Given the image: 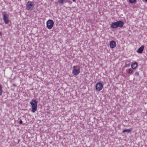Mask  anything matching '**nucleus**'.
<instances>
[{
	"mask_svg": "<svg viewBox=\"0 0 147 147\" xmlns=\"http://www.w3.org/2000/svg\"><path fill=\"white\" fill-rule=\"evenodd\" d=\"M124 24V23L123 21L119 20L111 24V28H115L118 27L122 28Z\"/></svg>",
	"mask_w": 147,
	"mask_h": 147,
	"instance_id": "nucleus-1",
	"label": "nucleus"
},
{
	"mask_svg": "<svg viewBox=\"0 0 147 147\" xmlns=\"http://www.w3.org/2000/svg\"><path fill=\"white\" fill-rule=\"evenodd\" d=\"M137 63L135 62L134 63H132L131 65V67L133 69H135L137 67Z\"/></svg>",
	"mask_w": 147,
	"mask_h": 147,
	"instance_id": "nucleus-10",
	"label": "nucleus"
},
{
	"mask_svg": "<svg viewBox=\"0 0 147 147\" xmlns=\"http://www.w3.org/2000/svg\"><path fill=\"white\" fill-rule=\"evenodd\" d=\"M34 6L33 2L28 1L26 4V8L28 10H31L33 9Z\"/></svg>",
	"mask_w": 147,
	"mask_h": 147,
	"instance_id": "nucleus-4",
	"label": "nucleus"
},
{
	"mask_svg": "<svg viewBox=\"0 0 147 147\" xmlns=\"http://www.w3.org/2000/svg\"><path fill=\"white\" fill-rule=\"evenodd\" d=\"M22 120H20V121H19V123H20V124H22Z\"/></svg>",
	"mask_w": 147,
	"mask_h": 147,
	"instance_id": "nucleus-18",
	"label": "nucleus"
},
{
	"mask_svg": "<svg viewBox=\"0 0 147 147\" xmlns=\"http://www.w3.org/2000/svg\"><path fill=\"white\" fill-rule=\"evenodd\" d=\"M58 2L60 4H63L66 3L65 0H58Z\"/></svg>",
	"mask_w": 147,
	"mask_h": 147,
	"instance_id": "nucleus-12",
	"label": "nucleus"
},
{
	"mask_svg": "<svg viewBox=\"0 0 147 147\" xmlns=\"http://www.w3.org/2000/svg\"><path fill=\"white\" fill-rule=\"evenodd\" d=\"M80 72L79 66H75L73 67L72 73L74 75L77 76Z\"/></svg>",
	"mask_w": 147,
	"mask_h": 147,
	"instance_id": "nucleus-3",
	"label": "nucleus"
},
{
	"mask_svg": "<svg viewBox=\"0 0 147 147\" xmlns=\"http://www.w3.org/2000/svg\"><path fill=\"white\" fill-rule=\"evenodd\" d=\"M130 65V63L127 64L125 63V66L126 67H129Z\"/></svg>",
	"mask_w": 147,
	"mask_h": 147,
	"instance_id": "nucleus-17",
	"label": "nucleus"
},
{
	"mask_svg": "<svg viewBox=\"0 0 147 147\" xmlns=\"http://www.w3.org/2000/svg\"><path fill=\"white\" fill-rule=\"evenodd\" d=\"M110 46L112 49L114 48L116 46V42L114 40H112L110 43Z\"/></svg>",
	"mask_w": 147,
	"mask_h": 147,
	"instance_id": "nucleus-8",
	"label": "nucleus"
},
{
	"mask_svg": "<svg viewBox=\"0 0 147 147\" xmlns=\"http://www.w3.org/2000/svg\"><path fill=\"white\" fill-rule=\"evenodd\" d=\"M3 20L4 21L5 23L6 24H8L9 22V20L8 18V15L7 14L4 12L3 14Z\"/></svg>",
	"mask_w": 147,
	"mask_h": 147,
	"instance_id": "nucleus-6",
	"label": "nucleus"
},
{
	"mask_svg": "<svg viewBox=\"0 0 147 147\" xmlns=\"http://www.w3.org/2000/svg\"><path fill=\"white\" fill-rule=\"evenodd\" d=\"M132 69L131 68H130L129 69L128 73L129 74H131L132 73Z\"/></svg>",
	"mask_w": 147,
	"mask_h": 147,
	"instance_id": "nucleus-15",
	"label": "nucleus"
},
{
	"mask_svg": "<svg viewBox=\"0 0 147 147\" xmlns=\"http://www.w3.org/2000/svg\"><path fill=\"white\" fill-rule=\"evenodd\" d=\"M30 103L32 106L31 111L33 113H35L37 110V102L34 100H32Z\"/></svg>",
	"mask_w": 147,
	"mask_h": 147,
	"instance_id": "nucleus-2",
	"label": "nucleus"
},
{
	"mask_svg": "<svg viewBox=\"0 0 147 147\" xmlns=\"http://www.w3.org/2000/svg\"><path fill=\"white\" fill-rule=\"evenodd\" d=\"M54 22L53 20H49L47 22V28L49 29H51L53 27L54 25Z\"/></svg>",
	"mask_w": 147,
	"mask_h": 147,
	"instance_id": "nucleus-5",
	"label": "nucleus"
},
{
	"mask_svg": "<svg viewBox=\"0 0 147 147\" xmlns=\"http://www.w3.org/2000/svg\"><path fill=\"white\" fill-rule=\"evenodd\" d=\"M2 88L1 86L0 85V96L2 94Z\"/></svg>",
	"mask_w": 147,
	"mask_h": 147,
	"instance_id": "nucleus-14",
	"label": "nucleus"
},
{
	"mask_svg": "<svg viewBox=\"0 0 147 147\" xmlns=\"http://www.w3.org/2000/svg\"><path fill=\"white\" fill-rule=\"evenodd\" d=\"M129 2L131 3H135L136 0H129Z\"/></svg>",
	"mask_w": 147,
	"mask_h": 147,
	"instance_id": "nucleus-13",
	"label": "nucleus"
},
{
	"mask_svg": "<svg viewBox=\"0 0 147 147\" xmlns=\"http://www.w3.org/2000/svg\"><path fill=\"white\" fill-rule=\"evenodd\" d=\"M131 129H125L123 131V133H124L125 132H127L128 133H129L131 132Z\"/></svg>",
	"mask_w": 147,
	"mask_h": 147,
	"instance_id": "nucleus-11",
	"label": "nucleus"
},
{
	"mask_svg": "<svg viewBox=\"0 0 147 147\" xmlns=\"http://www.w3.org/2000/svg\"><path fill=\"white\" fill-rule=\"evenodd\" d=\"M95 87L97 90L100 91L102 89L103 85L101 83L98 82L96 84Z\"/></svg>",
	"mask_w": 147,
	"mask_h": 147,
	"instance_id": "nucleus-7",
	"label": "nucleus"
},
{
	"mask_svg": "<svg viewBox=\"0 0 147 147\" xmlns=\"http://www.w3.org/2000/svg\"><path fill=\"white\" fill-rule=\"evenodd\" d=\"M139 73L138 72H136L134 74V75L136 76H137L139 75Z\"/></svg>",
	"mask_w": 147,
	"mask_h": 147,
	"instance_id": "nucleus-16",
	"label": "nucleus"
},
{
	"mask_svg": "<svg viewBox=\"0 0 147 147\" xmlns=\"http://www.w3.org/2000/svg\"><path fill=\"white\" fill-rule=\"evenodd\" d=\"M1 34V32H0V34Z\"/></svg>",
	"mask_w": 147,
	"mask_h": 147,
	"instance_id": "nucleus-19",
	"label": "nucleus"
},
{
	"mask_svg": "<svg viewBox=\"0 0 147 147\" xmlns=\"http://www.w3.org/2000/svg\"><path fill=\"white\" fill-rule=\"evenodd\" d=\"M144 47L143 45L141 47H140L138 50L137 51V52L139 53H141L142 52V51L144 49Z\"/></svg>",
	"mask_w": 147,
	"mask_h": 147,
	"instance_id": "nucleus-9",
	"label": "nucleus"
}]
</instances>
